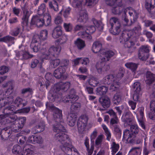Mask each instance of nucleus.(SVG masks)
Wrapping results in <instances>:
<instances>
[{
	"mask_svg": "<svg viewBox=\"0 0 155 155\" xmlns=\"http://www.w3.org/2000/svg\"><path fill=\"white\" fill-rule=\"evenodd\" d=\"M46 106L47 108L53 112L54 117L56 120L57 123L54 125L53 130L54 132L58 133L55 135V139L61 143L62 150L68 153H70L73 150L74 152H77V150L73 147L68 135L62 132L66 131L63 126L64 123L62 122V111L49 103L46 104Z\"/></svg>",
	"mask_w": 155,
	"mask_h": 155,
	"instance_id": "obj_1",
	"label": "nucleus"
},
{
	"mask_svg": "<svg viewBox=\"0 0 155 155\" xmlns=\"http://www.w3.org/2000/svg\"><path fill=\"white\" fill-rule=\"evenodd\" d=\"M14 86V82L12 81L3 85L4 87H7L9 88L3 94V98L0 99V108L3 106L5 107L2 111L3 114L0 115V123L3 121L5 119L6 115L15 112V107L10 106L13 101V88Z\"/></svg>",
	"mask_w": 155,
	"mask_h": 155,
	"instance_id": "obj_2",
	"label": "nucleus"
},
{
	"mask_svg": "<svg viewBox=\"0 0 155 155\" xmlns=\"http://www.w3.org/2000/svg\"><path fill=\"white\" fill-rule=\"evenodd\" d=\"M14 114L12 113L6 115L5 119L3 121L0 123V126L6 125L7 124L9 126L8 128L10 130L8 132V134H11L12 131L15 132L19 131L20 129L23 127L26 120V118L25 117L18 119L17 117Z\"/></svg>",
	"mask_w": 155,
	"mask_h": 155,
	"instance_id": "obj_3",
	"label": "nucleus"
},
{
	"mask_svg": "<svg viewBox=\"0 0 155 155\" xmlns=\"http://www.w3.org/2000/svg\"><path fill=\"white\" fill-rule=\"evenodd\" d=\"M124 72V69L121 68L118 73L115 75L110 74L104 78L102 83L104 84H111L110 90L111 91L117 90L119 87V80L123 77Z\"/></svg>",
	"mask_w": 155,
	"mask_h": 155,
	"instance_id": "obj_4",
	"label": "nucleus"
},
{
	"mask_svg": "<svg viewBox=\"0 0 155 155\" xmlns=\"http://www.w3.org/2000/svg\"><path fill=\"white\" fill-rule=\"evenodd\" d=\"M71 86V84L69 82H67L65 83L60 82L57 84H55L51 88L48 93V99L52 102L55 101H58L59 98L56 97L57 94V92L60 89L67 90Z\"/></svg>",
	"mask_w": 155,
	"mask_h": 155,
	"instance_id": "obj_5",
	"label": "nucleus"
},
{
	"mask_svg": "<svg viewBox=\"0 0 155 155\" xmlns=\"http://www.w3.org/2000/svg\"><path fill=\"white\" fill-rule=\"evenodd\" d=\"M61 50V47L60 45H52L48 49L43 48L41 49L42 61L44 59H49L52 56L57 57L60 54Z\"/></svg>",
	"mask_w": 155,
	"mask_h": 155,
	"instance_id": "obj_6",
	"label": "nucleus"
},
{
	"mask_svg": "<svg viewBox=\"0 0 155 155\" xmlns=\"http://www.w3.org/2000/svg\"><path fill=\"white\" fill-rule=\"evenodd\" d=\"M43 18L41 16L38 15L33 16L31 19V24L36 25L38 27H40L44 25L45 20H46L47 25L51 23V18L49 14L46 13L44 14Z\"/></svg>",
	"mask_w": 155,
	"mask_h": 155,
	"instance_id": "obj_7",
	"label": "nucleus"
},
{
	"mask_svg": "<svg viewBox=\"0 0 155 155\" xmlns=\"http://www.w3.org/2000/svg\"><path fill=\"white\" fill-rule=\"evenodd\" d=\"M80 104L78 103H74L72 105L71 110L68 113L67 117V121L70 126H73L75 124L77 115L74 110H77L80 107Z\"/></svg>",
	"mask_w": 155,
	"mask_h": 155,
	"instance_id": "obj_8",
	"label": "nucleus"
},
{
	"mask_svg": "<svg viewBox=\"0 0 155 155\" xmlns=\"http://www.w3.org/2000/svg\"><path fill=\"white\" fill-rule=\"evenodd\" d=\"M18 145H15L12 150L14 154H21V155H32L34 153V148L32 145L28 144L25 146L23 150Z\"/></svg>",
	"mask_w": 155,
	"mask_h": 155,
	"instance_id": "obj_9",
	"label": "nucleus"
},
{
	"mask_svg": "<svg viewBox=\"0 0 155 155\" xmlns=\"http://www.w3.org/2000/svg\"><path fill=\"white\" fill-rule=\"evenodd\" d=\"M106 3L108 5L112 6V12L115 14H118L121 12L122 9L121 0H106Z\"/></svg>",
	"mask_w": 155,
	"mask_h": 155,
	"instance_id": "obj_10",
	"label": "nucleus"
},
{
	"mask_svg": "<svg viewBox=\"0 0 155 155\" xmlns=\"http://www.w3.org/2000/svg\"><path fill=\"white\" fill-rule=\"evenodd\" d=\"M63 62V64L54 72V75L56 78H60L63 76L69 63V61L67 60H64Z\"/></svg>",
	"mask_w": 155,
	"mask_h": 155,
	"instance_id": "obj_11",
	"label": "nucleus"
},
{
	"mask_svg": "<svg viewBox=\"0 0 155 155\" xmlns=\"http://www.w3.org/2000/svg\"><path fill=\"white\" fill-rule=\"evenodd\" d=\"M88 118L86 115H81L78 122L77 126L79 132L82 133L86 130Z\"/></svg>",
	"mask_w": 155,
	"mask_h": 155,
	"instance_id": "obj_12",
	"label": "nucleus"
},
{
	"mask_svg": "<svg viewBox=\"0 0 155 155\" xmlns=\"http://www.w3.org/2000/svg\"><path fill=\"white\" fill-rule=\"evenodd\" d=\"M110 23L112 29L115 28V31H110L111 33L114 35L119 34L120 31V24L118 19L115 17L112 18L110 19Z\"/></svg>",
	"mask_w": 155,
	"mask_h": 155,
	"instance_id": "obj_13",
	"label": "nucleus"
},
{
	"mask_svg": "<svg viewBox=\"0 0 155 155\" xmlns=\"http://www.w3.org/2000/svg\"><path fill=\"white\" fill-rule=\"evenodd\" d=\"M150 50V47L147 45L142 46L139 50L138 57L141 60H146L148 57V53Z\"/></svg>",
	"mask_w": 155,
	"mask_h": 155,
	"instance_id": "obj_14",
	"label": "nucleus"
},
{
	"mask_svg": "<svg viewBox=\"0 0 155 155\" xmlns=\"http://www.w3.org/2000/svg\"><path fill=\"white\" fill-rule=\"evenodd\" d=\"M96 30L95 27L94 26H88L85 29L83 32H80L78 33V35L83 38H86L88 39H91V34L94 33Z\"/></svg>",
	"mask_w": 155,
	"mask_h": 155,
	"instance_id": "obj_15",
	"label": "nucleus"
},
{
	"mask_svg": "<svg viewBox=\"0 0 155 155\" xmlns=\"http://www.w3.org/2000/svg\"><path fill=\"white\" fill-rule=\"evenodd\" d=\"M31 14L30 12L27 10L23 11V15L22 19V25L24 30H28L29 29L28 20Z\"/></svg>",
	"mask_w": 155,
	"mask_h": 155,
	"instance_id": "obj_16",
	"label": "nucleus"
},
{
	"mask_svg": "<svg viewBox=\"0 0 155 155\" xmlns=\"http://www.w3.org/2000/svg\"><path fill=\"white\" fill-rule=\"evenodd\" d=\"M133 134L130 130H124L123 135L124 141H125V142L127 143H134V137Z\"/></svg>",
	"mask_w": 155,
	"mask_h": 155,
	"instance_id": "obj_17",
	"label": "nucleus"
},
{
	"mask_svg": "<svg viewBox=\"0 0 155 155\" xmlns=\"http://www.w3.org/2000/svg\"><path fill=\"white\" fill-rule=\"evenodd\" d=\"M37 36H34L31 43L30 47L34 52H37L41 48V45L39 39H36Z\"/></svg>",
	"mask_w": 155,
	"mask_h": 155,
	"instance_id": "obj_18",
	"label": "nucleus"
},
{
	"mask_svg": "<svg viewBox=\"0 0 155 155\" xmlns=\"http://www.w3.org/2000/svg\"><path fill=\"white\" fill-rule=\"evenodd\" d=\"M104 62L102 61V62H98L96 64V68L98 72L99 73H102L105 71H106L110 68L109 66L105 64Z\"/></svg>",
	"mask_w": 155,
	"mask_h": 155,
	"instance_id": "obj_19",
	"label": "nucleus"
},
{
	"mask_svg": "<svg viewBox=\"0 0 155 155\" xmlns=\"http://www.w3.org/2000/svg\"><path fill=\"white\" fill-rule=\"evenodd\" d=\"M145 7L150 13L153 14L155 12V0H147Z\"/></svg>",
	"mask_w": 155,
	"mask_h": 155,
	"instance_id": "obj_20",
	"label": "nucleus"
},
{
	"mask_svg": "<svg viewBox=\"0 0 155 155\" xmlns=\"http://www.w3.org/2000/svg\"><path fill=\"white\" fill-rule=\"evenodd\" d=\"M102 47L101 43L99 41H97L93 43L92 49L94 53H96L99 51V54H100V55L104 52V50L102 49Z\"/></svg>",
	"mask_w": 155,
	"mask_h": 155,
	"instance_id": "obj_21",
	"label": "nucleus"
},
{
	"mask_svg": "<svg viewBox=\"0 0 155 155\" xmlns=\"http://www.w3.org/2000/svg\"><path fill=\"white\" fill-rule=\"evenodd\" d=\"M140 114V115L137 117V119L139 122L140 125L142 128L144 129L145 126L144 124L145 118L144 116L143 111L144 108L143 107H140L138 109Z\"/></svg>",
	"mask_w": 155,
	"mask_h": 155,
	"instance_id": "obj_22",
	"label": "nucleus"
},
{
	"mask_svg": "<svg viewBox=\"0 0 155 155\" xmlns=\"http://www.w3.org/2000/svg\"><path fill=\"white\" fill-rule=\"evenodd\" d=\"M101 55H100L101 57L100 58L103 61H108L110 58L113 56L114 54V53L112 51H109L102 53Z\"/></svg>",
	"mask_w": 155,
	"mask_h": 155,
	"instance_id": "obj_23",
	"label": "nucleus"
},
{
	"mask_svg": "<svg viewBox=\"0 0 155 155\" xmlns=\"http://www.w3.org/2000/svg\"><path fill=\"white\" fill-rule=\"evenodd\" d=\"M62 35V28L60 26H58L54 28L51 33L52 37L54 39H57L59 38Z\"/></svg>",
	"mask_w": 155,
	"mask_h": 155,
	"instance_id": "obj_24",
	"label": "nucleus"
},
{
	"mask_svg": "<svg viewBox=\"0 0 155 155\" xmlns=\"http://www.w3.org/2000/svg\"><path fill=\"white\" fill-rule=\"evenodd\" d=\"M78 97L75 94V91L74 89H72L70 91V94L66 97V99H64L63 101L64 102L73 101H76L78 100Z\"/></svg>",
	"mask_w": 155,
	"mask_h": 155,
	"instance_id": "obj_25",
	"label": "nucleus"
},
{
	"mask_svg": "<svg viewBox=\"0 0 155 155\" xmlns=\"http://www.w3.org/2000/svg\"><path fill=\"white\" fill-rule=\"evenodd\" d=\"M28 142L32 143H40L42 141V139L41 136L36 134H34L32 136L28 138Z\"/></svg>",
	"mask_w": 155,
	"mask_h": 155,
	"instance_id": "obj_26",
	"label": "nucleus"
},
{
	"mask_svg": "<svg viewBox=\"0 0 155 155\" xmlns=\"http://www.w3.org/2000/svg\"><path fill=\"white\" fill-rule=\"evenodd\" d=\"M16 57L19 58L21 57V59H26L30 57L29 54L26 48L25 49V50L24 51H16Z\"/></svg>",
	"mask_w": 155,
	"mask_h": 155,
	"instance_id": "obj_27",
	"label": "nucleus"
},
{
	"mask_svg": "<svg viewBox=\"0 0 155 155\" xmlns=\"http://www.w3.org/2000/svg\"><path fill=\"white\" fill-rule=\"evenodd\" d=\"M128 12L129 15L132 16L133 15V20L135 21L138 17V15L137 13L133 9L131 8H127L124 10V15L126 14V13Z\"/></svg>",
	"mask_w": 155,
	"mask_h": 155,
	"instance_id": "obj_28",
	"label": "nucleus"
},
{
	"mask_svg": "<svg viewBox=\"0 0 155 155\" xmlns=\"http://www.w3.org/2000/svg\"><path fill=\"white\" fill-rule=\"evenodd\" d=\"M88 18V16L86 12L81 11L77 18V21L80 22H85Z\"/></svg>",
	"mask_w": 155,
	"mask_h": 155,
	"instance_id": "obj_29",
	"label": "nucleus"
},
{
	"mask_svg": "<svg viewBox=\"0 0 155 155\" xmlns=\"http://www.w3.org/2000/svg\"><path fill=\"white\" fill-rule=\"evenodd\" d=\"M155 80V75L150 72L147 71L146 73V82L147 84H150Z\"/></svg>",
	"mask_w": 155,
	"mask_h": 155,
	"instance_id": "obj_30",
	"label": "nucleus"
},
{
	"mask_svg": "<svg viewBox=\"0 0 155 155\" xmlns=\"http://www.w3.org/2000/svg\"><path fill=\"white\" fill-rule=\"evenodd\" d=\"M100 101L104 108H107L110 106V102L108 97H102L100 98Z\"/></svg>",
	"mask_w": 155,
	"mask_h": 155,
	"instance_id": "obj_31",
	"label": "nucleus"
},
{
	"mask_svg": "<svg viewBox=\"0 0 155 155\" xmlns=\"http://www.w3.org/2000/svg\"><path fill=\"white\" fill-rule=\"evenodd\" d=\"M74 43L75 45L79 50H81L83 49L85 46L84 41L79 38L74 41Z\"/></svg>",
	"mask_w": 155,
	"mask_h": 155,
	"instance_id": "obj_32",
	"label": "nucleus"
},
{
	"mask_svg": "<svg viewBox=\"0 0 155 155\" xmlns=\"http://www.w3.org/2000/svg\"><path fill=\"white\" fill-rule=\"evenodd\" d=\"M108 89V88L105 86L99 87L96 89V94L100 95L105 94L107 92Z\"/></svg>",
	"mask_w": 155,
	"mask_h": 155,
	"instance_id": "obj_33",
	"label": "nucleus"
},
{
	"mask_svg": "<svg viewBox=\"0 0 155 155\" xmlns=\"http://www.w3.org/2000/svg\"><path fill=\"white\" fill-rule=\"evenodd\" d=\"M42 63L39 61L38 60L35 59L32 60V61L31 64V67L32 68H34L36 67L37 66H38V67L39 68L41 71L42 72H43L45 71V70L42 67Z\"/></svg>",
	"mask_w": 155,
	"mask_h": 155,
	"instance_id": "obj_34",
	"label": "nucleus"
},
{
	"mask_svg": "<svg viewBox=\"0 0 155 155\" xmlns=\"http://www.w3.org/2000/svg\"><path fill=\"white\" fill-rule=\"evenodd\" d=\"M48 31L46 30H44L41 31L39 35H35L37 36L38 37L36 39H38L44 40H46L48 37Z\"/></svg>",
	"mask_w": 155,
	"mask_h": 155,
	"instance_id": "obj_35",
	"label": "nucleus"
},
{
	"mask_svg": "<svg viewBox=\"0 0 155 155\" xmlns=\"http://www.w3.org/2000/svg\"><path fill=\"white\" fill-rule=\"evenodd\" d=\"M150 109L151 111L154 114V116L151 114H149V117L152 119H155V100L152 101L150 103Z\"/></svg>",
	"mask_w": 155,
	"mask_h": 155,
	"instance_id": "obj_36",
	"label": "nucleus"
},
{
	"mask_svg": "<svg viewBox=\"0 0 155 155\" xmlns=\"http://www.w3.org/2000/svg\"><path fill=\"white\" fill-rule=\"evenodd\" d=\"M112 143H111V148L112 149V154L114 155L118 150L119 146L118 144H116L114 142V140H112Z\"/></svg>",
	"mask_w": 155,
	"mask_h": 155,
	"instance_id": "obj_37",
	"label": "nucleus"
},
{
	"mask_svg": "<svg viewBox=\"0 0 155 155\" xmlns=\"http://www.w3.org/2000/svg\"><path fill=\"white\" fill-rule=\"evenodd\" d=\"M126 67L130 69L133 71H134L137 68V64L132 62L127 63L125 64Z\"/></svg>",
	"mask_w": 155,
	"mask_h": 155,
	"instance_id": "obj_38",
	"label": "nucleus"
},
{
	"mask_svg": "<svg viewBox=\"0 0 155 155\" xmlns=\"http://www.w3.org/2000/svg\"><path fill=\"white\" fill-rule=\"evenodd\" d=\"M115 109L118 112L120 116L122 113L121 110H128L129 107L126 104H124L121 106L115 107Z\"/></svg>",
	"mask_w": 155,
	"mask_h": 155,
	"instance_id": "obj_39",
	"label": "nucleus"
},
{
	"mask_svg": "<svg viewBox=\"0 0 155 155\" xmlns=\"http://www.w3.org/2000/svg\"><path fill=\"white\" fill-rule=\"evenodd\" d=\"M102 127L106 133L107 138L108 140L110 141L111 138V134L107 126L104 124H102Z\"/></svg>",
	"mask_w": 155,
	"mask_h": 155,
	"instance_id": "obj_40",
	"label": "nucleus"
},
{
	"mask_svg": "<svg viewBox=\"0 0 155 155\" xmlns=\"http://www.w3.org/2000/svg\"><path fill=\"white\" fill-rule=\"evenodd\" d=\"M49 6L50 8L53 9L55 11L58 10V4L55 1L49 2Z\"/></svg>",
	"mask_w": 155,
	"mask_h": 155,
	"instance_id": "obj_41",
	"label": "nucleus"
},
{
	"mask_svg": "<svg viewBox=\"0 0 155 155\" xmlns=\"http://www.w3.org/2000/svg\"><path fill=\"white\" fill-rule=\"evenodd\" d=\"M130 130L133 134L134 136L135 137V135L138 133L139 129L137 125H134L130 127Z\"/></svg>",
	"mask_w": 155,
	"mask_h": 155,
	"instance_id": "obj_42",
	"label": "nucleus"
},
{
	"mask_svg": "<svg viewBox=\"0 0 155 155\" xmlns=\"http://www.w3.org/2000/svg\"><path fill=\"white\" fill-rule=\"evenodd\" d=\"M89 84L92 86L95 87L97 86L99 83L98 82L97 79L94 77H92L89 79Z\"/></svg>",
	"mask_w": 155,
	"mask_h": 155,
	"instance_id": "obj_43",
	"label": "nucleus"
},
{
	"mask_svg": "<svg viewBox=\"0 0 155 155\" xmlns=\"http://www.w3.org/2000/svg\"><path fill=\"white\" fill-rule=\"evenodd\" d=\"M130 152H132L134 155H139L141 153V150L139 147H135L132 148Z\"/></svg>",
	"mask_w": 155,
	"mask_h": 155,
	"instance_id": "obj_44",
	"label": "nucleus"
},
{
	"mask_svg": "<svg viewBox=\"0 0 155 155\" xmlns=\"http://www.w3.org/2000/svg\"><path fill=\"white\" fill-rule=\"evenodd\" d=\"M62 11L61 10L59 13L58 15L55 18L54 22L56 24H60L63 22V20L61 17L59 15L62 14Z\"/></svg>",
	"mask_w": 155,
	"mask_h": 155,
	"instance_id": "obj_45",
	"label": "nucleus"
},
{
	"mask_svg": "<svg viewBox=\"0 0 155 155\" xmlns=\"http://www.w3.org/2000/svg\"><path fill=\"white\" fill-rule=\"evenodd\" d=\"M131 115V114L130 112H127L125 113H124L121 118L122 121L124 122L127 121L130 118Z\"/></svg>",
	"mask_w": 155,
	"mask_h": 155,
	"instance_id": "obj_46",
	"label": "nucleus"
},
{
	"mask_svg": "<svg viewBox=\"0 0 155 155\" xmlns=\"http://www.w3.org/2000/svg\"><path fill=\"white\" fill-rule=\"evenodd\" d=\"M133 90L134 92H140V83L138 82L134 83L133 85Z\"/></svg>",
	"mask_w": 155,
	"mask_h": 155,
	"instance_id": "obj_47",
	"label": "nucleus"
},
{
	"mask_svg": "<svg viewBox=\"0 0 155 155\" xmlns=\"http://www.w3.org/2000/svg\"><path fill=\"white\" fill-rule=\"evenodd\" d=\"M14 39V38L13 37L10 36H7L0 38V41H2L6 42L11 41L12 43H14V42H13V41Z\"/></svg>",
	"mask_w": 155,
	"mask_h": 155,
	"instance_id": "obj_48",
	"label": "nucleus"
},
{
	"mask_svg": "<svg viewBox=\"0 0 155 155\" xmlns=\"http://www.w3.org/2000/svg\"><path fill=\"white\" fill-rule=\"evenodd\" d=\"M52 77V75L50 73H47L46 74L45 78L46 80V86L47 88L49 86L50 84L49 80H51V78Z\"/></svg>",
	"mask_w": 155,
	"mask_h": 155,
	"instance_id": "obj_49",
	"label": "nucleus"
},
{
	"mask_svg": "<svg viewBox=\"0 0 155 155\" xmlns=\"http://www.w3.org/2000/svg\"><path fill=\"white\" fill-rule=\"evenodd\" d=\"M121 101V97L120 95L116 94L114 97L113 101L114 104H118Z\"/></svg>",
	"mask_w": 155,
	"mask_h": 155,
	"instance_id": "obj_50",
	"label": "nucleus"
},
{
	"mask_svg": "<svg viewBox=\"0 0 155 155\" xmlns=\"http://www.w3.org/2000/svg\"><path fill=\"white\" fill-rule=\"evenodd\" d=\"M82 0H74L72 3V6L74 8H78L81 7Z\"/></svg>",
	"mask_w": 155,
	"mask_h": 155,
	"instance_id": "obj_51",
	"label": "nucleus"
},
{
	"mask_svg": "<svg viewBox=\"0 0 155 155\" xmlns=\"http://www.w3.org/2000/svg\"><path fill=\"white\" fill-rule=\"evenodd\" d=\"M45 4H41L38 9V15H40L44 14L45 11Z\"/></svg>",
	"mask_w": 155,
	"mask_h": 155,
	"instance_id": "obj_52",
	"label": "nucleus"
},
{
	"mask_svg": "<svg viewBox=\"0 0 155 155\" xmlns=\"http://www.w3.org/2000/svg\"><path fill=\"white\" fill-rule=\"evenodd\" d=\"M35 129H36L35 132H33V133L34 134H36L37 133L43 131L45 129L44 124H42L41 125H39L38 126H37L36 127Z\"/></svg>",
	"mask_w": 155,
	"mask_h": 155,
	"instance_id": "obj_53",
	"label": "nucleus"
},
{
	"mask_svg": "<svg viewBox=\"0 0 155 155\" xmlns=\"http://www.w3.org/2000/svg\"><path fill=\"white\" fill-rule=\"evenodd\" d=\"M11 106L14 107H15V112H13L14 113H27L29 112L30 110V108L29 107H26L24 108H23L20 110H18V111H17L15 110L16 107L15 106H14V105H12Z\"/></svg>",
	"mask_w": 155,
	"mask_h": 155,
	"instance_id": "obj_54",
	"label": "nucleus"
},
{
	"mask_svg": "<svg viewBox=\"0 0 155 155\" xmlns=\"http://www.w3.org/2000/svg\"><path fill=\"white\" fill-rule=\"evenodd\" d=\"M104 138V136L103 135H99L95 140V144L96 145H100Z\"/></svg>",
	"mask_w": 155,
	"mask_h": 155,
	"instance_id": "obj_55",
	"label": "nucleus"
},
{
	"mask_svg": "<svg viewBox=\"0 0 155 155\" xmlns=\"http://www.w3.org/2000/svg\"><path fill=\"white\" fill-rule=\"evenodd\" d=\"M9 69L8 67L5 66H2L0 67V74H3L7 73Z\"/></svg>",
	"mask_w": 155,
	"mask_h": 155,
	"instance_id": "obj_56",
	"label": "nucleus"
},
{
	"mask_svg": "<svg viewBox=\"0 0 155 155\" xmlns=\"http://www.w3.org/2000/svg\"><path fill=\"white\" fill-rule=\"evenodd\" d=\"M64 28L67 31H70L72 28V26L71 23H64Z\"/></svg>",
	"mask_w": 155,
	"mask_h": 155,
	"instance_id": "obj_57",
	"label": "nucleus"
},
{
	"mask_svg": "<svg viewBox=\"0 0 155 155\" xmlns=\"http://www.w3.org/2000/svg\"><path fill=\"white\" fill-rule=\"evenodd\" d=\"M60 61L59 59H55L54 60H52L51 62L52 67L54 68L57 66L59 64Z\"/></svg>",
	"mask_w": 155,
	"mask_h": 155,
	"instance_id": "obj_58",
	"label": "nucleus"
},
{
	"mask_svg": "<svg viewBox=\"0 0 155 155\" xmlns=\"http://www.w3.org/2000/svg\"><path fill=\"white\" fill-rule=\"evenodd\" d=\"M97 134V131L96 129H95L91 134L90 136V138L91 141L94 142V140L96 137Z\"/></svg>",
	"mask_w": 155,
	"mask_h": 155,
	"instance_id": "obj_59",
	"label": "nucleus"
},
{
	"mask_svg": "<svg viewBox=\"0 0 155 155\" xmlns=\"http://www.w3.org/2000/svg\"><path fill=\"white\" fill-rule=\"evenodd\" d=\"M68 39V36L67 35L64 34L58 41L61 42V44H63L67 41Z\"/></svg>",
	"mask_w": 155,
	"mask_h": 155,
	"instance_id": "obj_60",
	"label": "nucleus"
},
{
	"mask_svg": "<svg viewBox=\"0 0 155 155\" xmlns=\"http://www.w3.org/2000/svg\"><path fill=\"white\" fill-rule=\"evenodd\" d=\"M140 92H134L133 95V99L135 101H137L140 96Z\"/></svg>",
	"mask_w": 155,
	"mask_h": 155,
	"instance_id": "obj_61",
	"label": "nucleus"
},
{
	"mask_svg": "<svg viewBox=\"0 0 155 155\" xmlns=\"http://www.w3.org/2000/svg\"><path fill=\"white\" fill-rule=\"evenodd\" d=\"M71 9L69 7L67 8L64 11L63 15L65 18H67L69 17L70 14Z\"/></svg>",
	"mask_w": 155,
	"mask_h": 155,
	"instance_id": "obj_62",
	"label": "nucleus"
},
{
	"mask_svg": "<svg viewBox=\"0 0 155 155\" xmlns=\"http://www.w3.org/2000/svg\"><path fill=\"white\" fill-rule=\"evenodd\" d=\"M22 99L20 97H17L14 101V104L17 107L22 104Z\"/></svg>",
	"mask_w": 155,
	"mask_h": 155,
	"instance_id": "obj_63",
	"label": "nucleus"
},
{
	"mask_svg": "<svg viewBox=\"0 0 155 155\" xmlns=\"http://www.w3.org/2000/svg\"><path fill=\"white\" fill-rule=\"evenodd\" d=\"M128 103L129 105L131 107L132 109L134 110L136 107V103L132 101H129L128 102Z\"/></svg>",
	"mask_w": 155,
	"mask_h": 155,
	"instance_id": "obj_64",
	"label": "nucleus"
}]
</instances>
